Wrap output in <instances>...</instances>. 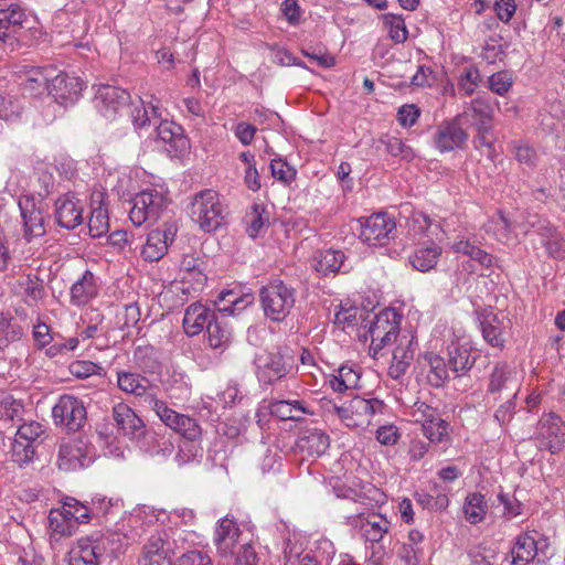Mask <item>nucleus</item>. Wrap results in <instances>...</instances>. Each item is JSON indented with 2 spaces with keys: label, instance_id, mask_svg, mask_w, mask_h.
<instances>
[{
  "label": "nucleus",
  "instance_id": "nucleus-43",
  "mask_svg": "<svg viewBox=\"0 0 565 565\" xmlns=\"http://www.w3.org/2000/svg\"><path fill=\"white\" fill-rule=\"evenodd\" d=\"M24 335V329L8 312H0V350L7 349Z\"/></svg>",
  "mask_w": 565,
  "mask_h": 565
},
{
  "label": "nucleus",
  "instance_id": "nucleus-52",
  "mask_svg": "<svg viewBox=\"0 0 565 565\" xmlns=\"http://www.w3.org/2000/svg\"><path fill=\"white\" fill-rule=\"evenodd\" d=\"M134 361L143 372H153L158 366L156 351L152 347L139 345L135 349Z\"/></svg>",
  "mask_w": 565,
  "mask_h": 565
},
{
  "label": "nucleus",
  "instance_id": "nucleus-35",
  "mask_svg": "<svg viewBox=\"0 0 565 565\" xmlns=\"http://www.w3.org/2000/svg\"><path fill=\"white\" fill-rule=\"evenodd\" d=\"M345 255L342 250L323 249L317 252L312 257V267L322 275L337 274L344 265Z\"/></svg>",
  "mask_w": 565,
  "mask_h": 565
},
{
  "label": "nucleus",
  "instance_id": "nucleus-18",
  "mask_svg": "<svg viewBox=\"0 0 565 565\" xmlns=\"http://www.w3.org/2000/svg\"><path fill=\"white\" fill-rule=\"evenodd\" d=\"M519 390L520 379L516 369L508 363H498L490 374L487 392L493 395L511 392V396L516 398Z\"/></svg>",
  "mask_w": 565,
  "mask_h": 565
},
{
  "label": "nucleus",
  "instance_id": "nucleus-23",
  "mask_svg": "<svg viewBox=\"0 0 565 565\" xmlns=\"http://www.w3.org/2000/svg\"><path fill=\"white\" fill-rule=\"evenodd\" d=\"M543 547H547L546 540L536 541L535 537L529 533L519 535L511 551L510 565H527L540 555V551L544 554V557H546Z\"/></svg>",
  "mask_w": 565,
  "mask_h": 565
},
{
  "label": "nucleus",
  "instance_id": "nucleus-21",
  "mask_svg": "<svg viewBox=\"0 0 565 565\" xmlns=\"http://www.w3.org/2000/svg\"><path fill=\"white\" fill-rule=\"evenodd\" d=\"M241 530L236 521L230 516L218 520L214 531V544L221 556L233 555L234 548L238 543Z\"/></svg>",
  "mask_w": 565,
  "mask_h": 565
},
{
  "label": "nucleus",
  "instance_id": "nucleus-37",
  "mask_svg": "<svg viewBox=\"0 0 565 565\" xmlns=\"http://www.w3.org/2000/svg\"><path fill=\"white\" fill-rule=\"evenodd\" d=\"M360 527L366 541L379 543L388 532L391 522L381 514H369L367 516H359Z\"/></svg>",
  "mask_w": 565,
  "mask_h": 565
},
{
  "label": "nucleus",
  "instance_id": "nucleus-22",
  "mask_svg": "<svg viewBox=\"0 0 565 565\" xmlns=\"http://www.w3.org/2000/svg\"><path fill=\"white\" fill-rule=\"evenodd\" d=\"M26 22L28 17L19 4L12 3L6 9H0V41L12 45L15 35Z\"/></svg>",
  "mask_w": 565,
  "mask_h": 565
},
{
  "label": "nucleus",
  "instance_id": "nucleus-32",
  "mask_svg": "<svg viewBox=\"0 0 565 565\" xmlns=\"http://www.w3.org/2000/svg\"><path fill=\"white\" fill-rule=\"evenodd\" d=\"M268 412L281 420H300L311 414L307 404L300 399H277L269 402Z\"/></svg>",
  "mask_w": 565,
  "mask_h": 565
},
{
  "label": "nucleus",
  "instance_id": "nucleus-49",
  "mask_svg": "<svg viewBox=\"0 0 565 565\" xmlns=\"http://www.w3.org/2000/svg\"><path fill=\"white\" fill-rule=\"evenodd\" d=\"M98 198L102 199V194H98ZM109 231V216L106 207L103 206L102 200H99V205L93 207L92 214L88 218V232L89 235L94 238L102 237Z\"/></svg>",
  "mask_w": 565,
  "mask_h": 565
},
{
  "label": "nucleus",
  "instance_id": "nucleus-60",
  "mask_svg": "<svg viewBox=\"0 0 565 565\" xmlns=\"http://www.w3.org/2000/svg\"><path fill=\"white\" fill-rule=\"evenodd\" d=\"M166 545V534L161 532H156L151 534L148 539L143 547V555L141 558H157V557H166L163 554V547Z\"/></svg>",
  "mask_w": 565,
  "mask_h": 565
},
{
  "label": "nucleus",
  "instance_id": "nucleus-31",
  "mask_svg": "<svg viewBox=\"0 0 565 565\" xmlns=\"http://www.w3.org/2000/svg\"><path fill=\"white\" fill-rule=\"evenodd\" d=\"M510 321L504 317L499 318L498 315L492 312L483 316L481 320V332L483 339L494 348L502 349L505 343V329Z\"/></svg>",
  "mask_w": 565,
  "mask_h": 565
},
{
  "label": "nucleus",
  "instance_id": "nucleus-26",
  "mask_svg": "<svg viewBox=\"0 0 565 565\" xmlns=\"http://www.w3.org/2000/svg\"><path fill=\"white\" fill-rule=\"evenodd\" d=\"M55 73L53 67H34L25 65L19 71L23 89L31 95L41 94L47 90L52 76Z\"/></svg>",
  "mask_w": 565,
  "mask_h": 565
},
{
  "label": "nucleus",
  "instance_id": "nucleus-16",
  "mask_svg": "<svg viewBox=\"0 0 565 565\" xmlns=\"http://www.w3.org/2000/svg\"><path fill=\"white\" fill-rule=\"evenodd\" d=\"M456 116L454 119L441 122L434 134V146L441 152H450L463 147L468 140L467 131L461 127Z\"/></svg>",
  "mask_w": 565,
  "mask_h": 565
},
{
  "label": "nucleus",
  "instance_id": "nucleus-50",
  "mask_svg": "<svg viewBox=\"0 0 565 565\" xmlns=\"http://www.w3.org/2000/svg\"><path fill=\"white\" fill-rule=\"evenodd\" d=\"M22 286L24 289V302L28 306L38 305L46 296L44 280L36 275H28Z\"/></svg>",
  "mask_w": 565,
  "mask_h": 565
},
{
  "label": "nucleus",
  "instance_id": "nucleus-59",
  "mask_svg": "<svg viewBox=\"0 0 565 565\" xmlns=\"http://www.w3.org/2000/svg\"><path fill=\"white\" fill-rule=\"evenodd\" d=\"M34 448L33 445L14 439L11 448V458L19 466H23L33 460Z\"/></svg>",
  "mask_w": 565,
  "mask_h": 565
},
{
  "label": "nucleus",
  "instance_id": "nucleus-4",
  "mask_svg": "<svg viewBox=\"0 0 565 565\" xmlns=\"http://www.w3.org/2000/svg\"><path fill=\"white\" fill-rule=\"evenodd\" d=\"M401 321L402 316L392 308H386L375 315L369 327L371 337L370 351L374 355H377L386 345L395 342L399 332Z\"/></svg>",
  "mask_w": 565,
  "mask_h": 565
},
{
  "label": "nucleus",
  "instance_id": "nucleus-48",
  "mask_svg": "<svg viewBox=\"0 0 565 565\" xmlns=\"http://www.w3.org/2000/svg\"><path fill=\"white\" fill-rule=\"evenodd\" d=\"M49 526L54 534L62 536H71L77 524L66 513H64L63 507L61 509H53L49 514Z\"/></svg>",
  "mask_w": 565,
  "mask_h": 565
},
{
  "label": "nucleus",
  "instance_id": "nucleus-61",
  "mask_svg": "<svg viewBox=\"0 0 565 565\" xmlns=\"http://www.w3.org/2000/svg\"><path fill=\"white\" fill-rule=\"evenodd\" d=\"M62 507L64 513L68 514L76 524L86 522L89 519L88 508L74 498H66Z\"/></svg>",
  "mask_w": 565,
  "mask_h": 565
},
{
  "label": "nucleus",
  "instance_id": "nucleus-6",
  "mask_svg": "<svg viewBox=\"0 0 565 565\" xmlns=\"http://www.w3.org/2000/svg\"><path fill=\"white\" fill-rule=\"evenodd\" d=\"M148 398L149 407L156 412L167 427L180 434L188 441H194L200 438L201 427L194 418L177 413L157 396Z\"/></svg>",
  "mask_w": 565,
  "mask_h": 565
},
{
  "label": "nucleus",
  "instance_id": "nucleus-29",
  "mask_svg": "<svg viewBox=\"0 0 565 565\" xmlns=\"http://www.w3.org/2000/svg\"><path fill=\"white\" fill-rule=\"evenodd\" d=\"M416 350L414 337L401 338L398 345L393 351L392 363L388 369L391 377L397 380L403 376L409 367Z\"/></svg>",
  "mask_w": 565,
  "mask_h": 565
},
{
  "label": "nucleus",
  "instance_id": "nucleus-54",
  "mask_svg": "<svg viewBox=\"0 0 565 565\" xmlns=\"http://www.w3.org/2000/svg\"><path fill=\"white\" fill-rule=\"evenodd\" d=\"M381 142L393 157H399L406 161H412L415 158L414 150L397 137H385L381 139Z\"/></svg>",
  "mask_w": 565,
  "mask_h": 565
},
{
  "label": "nucleus",
  "instance_id": "nucleus-55",
  "mask_svg": "<svg viewBox=\"0 0 565 565\" xmlns=\"http://www.w3.org/2000/svg\"><path fill=\"white\" fill-rule=\"evenodd\" d=\"M480 82L481 75L479 70L475 66H468L460 74L458 86L465 95L470 96L476 92Z\"/></svg>",
  "mask_w": 565,
  "mask_h": 565
},
{
  "label": "nucleus",
  "instance_id": "nucleus-10",
  "mask_svg": "<svg viewBox=\"0 0 565 565\" xmlns=\"http://www.w3.org/2000/svg\"><path fill=\"white\" fill-rule=\"evenodd\" d=\"M178 227L173 223H164L147 234L140 255L143 260L153 263L160 260L174 242Z\"/></svg>",
  "mask_w": 565,
  "mask_h": 565
},
{
  "label": "nucleus",
  "instance_id": "nucleus-41",
  "mask_svg": "<svg viewBox=\"0 0 565 565\" xmlns=\"http://www.w3.org/2000/svg\"><path fill=\"white\" fill-rule=\"evenodd\" d=\"M441 255V247L436 244L418 247L409 257L412 266L419 271L433 269Z\"/></svg>",
  "mask_w": 565,
  "mask_h": 565
},
{
  "label": "nucleus",
  "instance_id": "nucleus-45",
  "mask_svg": "<svg viewBox=\"0 0 565 565\" xmlns=\"http://www.w3.org/2000/svg\"><path fill=\"white\" fill-rule=\"evenodd\" d=\"M160 113L157 105H153L151 102L145 104V102H140L139 106H136L131 111L132 124L136 129H145L150 125H157L160 120Z\"/></svg>",
  "mask_w": 565,
  "mask_h": 565
},
{
  "label": "nucleus",
  "instance_id": "nucleus-36",
  "mask_svg": "<svg viewBox=\"0 0 565 565\" xmlns=\"http://www.w3.org/2000/svg\"><path fill=\"white\" fill-rule=\"evenodd\" d=\"M532 227H534L535 232L541 235L542 243L552 257L556 259L565 258V241L553 226L548 223L539 221L537 223L533 222Z\"/></svg>",
  "mask_w": 565,
  "mask_h": 565
},
{
  "label": "nucleus",
  "instance_id": "nucleus-62",
  "mask_svg": "<svg viewBox=\"0 0 565 565\" xmlns=\"http://www.w3.org/2000/svg\"><path fill=\"white\" fill-rule=\"evenodd\" d=\"M271 175L282 183H290L296 177V170L284 159H273L270 162Z\"/></svg>",
  "mask_w": 565,
  "mask_h": 565
},
{
  "label": "nucleus",
  "instance_id": "nucleus-28",
  "mask_svg": "<svg viewBox=\"0 0 565 565\" xmlns=\"http://www.w3.org/2000/svg\"><path fill=\"white\" fill-rule=\"evenodd\" d=\"M216 317L214 311L203 306L202 303L195 302L190 305L184 312L183 317V329L189 337L198 335L207 329V324Z\"/></svg>",
  "mask_w": 565,
  "mask_h": 565
},
{
  "label": "nucleus",
  "instance_id": "nucleus-27",
  "mask_svg": "<svg viewBox=\"0 0 565 565\" xmlns=\"http://www.w3.org/2000/svg\"><path fill=\"white\" fill-rule=\"evenodd\" d=\"M419 364L428 383L434 387H441L449 379V364L447 365L444 358L434 352L423 354Z\"/></svg>",
  "mask_w": 565,
  "mask_h": 565
},
{
  "label": "nucleus",
  "instance_id": "nucleus-40",
  "mask_svg": "<svg viewBox=\"0 0 565 565\" xmlns=\"http://www.w3.org/2000/svg\"><path fill=\"white\" fill-rule=\"evenodd\" d=\"M246 232L249 237L255 238L262 234L269 224V213L260 203H254L244 217Z\"/></svg>",
  "mask_w": 565,
  "mask_h": 565
},
{
  "label": "nucleus",
  "instance_id": "nucleus-56",
  "mask_svg": "<svg viewBox=\"0 0 565 565\" xmlns=\"http://www.w3.org/2000/svg\"><path fill=\"white\" fill-rule=\"evenodd\" d=\"M433 423L423 424V433L430 443H443L448 438V424L441 417Z\"/></svg>",
  "mask_w": 565,
  "mask_h": 565
},
{
  "label": "nucleus",
  "instance_id": "nucleus-25",
  "mask_svg": "<svg viewBox=\"0 0 565 565\" xmlns=\"http://www.w3.org/2000/svg\"><path fill=\"white\" fill-rule=\"evenodd\" d=\"M113 417L118 429L130 438H140L147 433L142 419L125 403L113 407Z\"/></svg>",
  "mask_w": 565,
  "mask_h": 565
},
{
  "label": "nucleus",
  "instance_id": "nucleus-58",
  "mask_svg": "<svg viewBox=\"0 0 565 565\" xmlns=\"http://www.w3.org/2000/svg\"><path fill=\"white\" fill-rule=\"evenodd\" d=\"M79 344V339L76 337L64 339L61 335L56 337L55 341L45 350V355L49 358H56L65 355L74 351Z\"/></svg>",
  "mask_w": 565,
  "mask_h": 565
},
{
  "label": "nucleus",
  "instance_id": "nucleus-13",
  "mask_svg": "<svg viewBox=\"0 0 565 565\" xmlns=\"http://www.w3.org/2000/svg\"><path fill=\"white\" fill-rule=\"evenodd\" d=\"M535 439L540 449L558 452L565 444V428L561 418L554 414L542 416Z\"/></svg>",
  "mask_w": 565,
  "mask_h": 565
},
{
  "label": "nucleus",
  "instance_id": "nucleus-39",
  "mask_svg": "<svg viewBox=\"0 0 565 565\" xmlns=\"http://www.w3.org/2000/svg\"><path fill=\"white\" fill-rule=\"evenodd\" d=\"M360 381L359 371L352 365H341L335 374L328 376V383L332 391L343 393L358 387Z\"/></svg>",
  "mask_w": 565,
  "mask_h": 565
},
{
  "label": "nucleus",
  "instance_id": "nucleus-47",
  "mask_svg": "<svg viewBox=\"0 0 565 565\" xmlns=\"http://www.w3.org/2000/svg\"><path fill=\"white\" fill-rule=\"evenodd\" d=\"M156 127L157 138L164 143L172 145L175 148H184L186 139L182 135V128L172 121H160Z\"/></svg>",
  "mask_w": 565,
  "mask_h": 565
},
{
  "label": "nucleus",
  "instance_id": "nucleus-24",
  "mask_svg": "<svg viewBox=\"0 0 565 565\" xmlns=\"http://www.w3.org/2000/svg\"><path fill=\"white\" fill-rule=\"evenodd\" d=\"M116 376L117 386L120 391H122L126 394L134 395L136 397H143L145 403L148 406V397L157 396L156 394L149 392L151 387L150 380L137 372L119 370L116 372Z\"/></svg>",
  "mask_w": 565,
  "mask_h": 565
},
{
  "label": "nucleus",
  "instance_id": "nucleus-38",
  "mask_svg": "<svg viewBox=\"0 0 565 565\" xmlns=\"http://www.w3.org/2000/svg\"><path fill=\"white\" fill-rule=\"evenodd\" d=\"M140 447L150 456L159 457L161 459L168 458L174 450L171 437L159 435L154 431H147L142 436V444Z\"/></svg>",
  "mask_w": 565,
  "mask_h": 565
},
{
  "label": "nucleus",
  "instance_id": "nucleus-8",
  "mask_svg": "<svg viewBox=\"0 0 565 565\" xmlns=\"http://www.w3.org/2000/svg\"><path fill=\"white\" fill-rule=\"evenodd\" d=\"M361 231L360 239L369 246H383L393 237L396 224L387 213H374L369 217L359 220Z\"/></svg>",
  "mask_w": 565,
  "mask_h": 565
},
{
  "label": "nucleus",
  "instance_id": "nucleus-7",
  "mask_svg": "<svg viewBox=\"0 0 565 565\" xmlns=\"http://www.w3.org/2000/svg\"><path fill=\"white\" fill-rule=\"evenodd\" d=\"M20 215L23 224V237L31 241L46 232L45 203L34 196L23 195L19 199Z\"/></svg>",
  "mask_w": 565,
  "mask_h": 565
},
{
  "label": "nucleus",
  "instance_id": "nucleus-64",
  "mask_svg": "<svg viewBox=\"0 0 565 565\" xmlns=\"http://www.w3.org/2000/svg\"><path fill=\"white\" fill-rule=\"evenodd\" d=\"M397 557L405 565H418L424 557V550L423 547H414L413 545L402 543L397 550Z\"/></svg>",
  "mask_w": 565,
  "mask_h": 565
},
{
  "label": "nucleus",
  "instance_id": "nucleus-5",
  "mask_svg": "<svg viewBox=\"0 0 565 565\" xmlns=\"http://www.w3.org/2000/svg\"><path fill=\"white\" fill-rule=\"evenodd\" d=\"M384 403L379 398L354 396L343 403L340 420L349 428H366L375 414L382 413Z\"/></svg>",
  "mask_w": 565,
  "mask_h": 565
},
{
  "label": "nucleus",
  "instance_id": "nucleus-57",
  "mask_svg": "<svg viewBox=\"0 0 565 565\" xmlns=\"http://www.w3.org/2000/svg\"><path fill=\"white\" fill-rule=\"evenodd\" d=\"M68 371L77 379H87L92 375H102L104 367L92 361L77 360L68 365Z\"/></svg>",
  "mask_w": 565,
  "mask_h": 565
},
{
  "label": "nucleus",
  "instance_id": "nucleus-42",
  "mask_svg": "<svg viewBox=\"0 0 565 565\" xmlns=\"http://www.w3.org/2000/svg\"><path fill=\"white\" fill-rule=\"evenodd\" d=\"M207 342L213 349L225 350L232 340V332L227 323L216 316L207 324Z\"/></svg>",
  "mask_w": 565,
  "mask_h": 565
},
{
  "label": "nucleus",
  "instance_id": "nucleus-3",
  "mask_svg": "<svg viewBox=\"0 0 565 565\" xmlns=\"http://www.w3.org/2000/svg\"><path fill=\"white\" fill-rule=\"evenodd\" d=\"M167 206V192L162 188H147L132 198L129 218L135 226L154 223Z\"/></svg>",
  "mask_w": 565,
  "mask_h": 565
},
{
  "label": "nucleus",
  "instance_id": "nucleus-15",
  "mask_svg": "<svg viewBox=\"0 0 565 565\" xmlns=\"http://www.w3.org/2000/svg\"><path fill=\"white\" fill-rule=\"evenodd\" d=\"M84 83L79 77L65 73L53 74L47 92L61 106L74 105L81 97Z\"/></svg>",
  "mask_w": 565,
  "mask_h": 565
},
{
  "label": "nucleus",
  "instance_id": "nucleus-44",
  "mask_svg": "<svg viewBox=\"0 0 565 565\" xmlns=\"http://www.w3.org/2000/svg\"><path fill=\"white\" fill-rule=\"evenodd\" d=\"M487 502L484 495L479 492L469 493L463 503V514L470 524H478L483 521L487 514Z\"/></svg>",
  "mask_w": 565,
  "mask_h": 565
},
{
  "label": "nucleus",
  "instance_id": "nucleus-1",
  "mask_svg": "<svg viewBox=\"0 0 565 565\" xmlns=\"http://www.w3.org/2000/svg\"><path fill=\"white\" fill-rule=\"evenodd\" d=\"M264 313L273 321H282L296 302V290L281 280H274L259 290Z\"/></svg>",
  "mask_w": 565,
  "mask_h": 565
},
{
  "label": "nucleus",
  "instance_id": "nucleus-11",
  "mask_svg": "<svg viewBox=\"0 0 565 565\" xmlns=\"http://www.w3.org/2000/svg\"><path fill=\"white\" fill-rule=\"evenodd\" d=\"M94 455L93 446L84 439H70L60 446L58 467L66 471L82 469L93 462Z\"/></svg>",
  "mask_w": 565,
  "mask_h": 565
},
{
  "label": "nucleus",
  "instance_id": "nucleus-34",
  "mask_svg": "<svg viewBox=\"0 0 565 565\" xmlns=\"http://www.w3.org/2000/svg\"><path fill=\"white\" fill-rule=\"evenodd\" d=\"M329 446V436L318 429L308 430L297 443L300 452L308 458L320 457L327 451Z\"/></svg>",
  "mask_w": 565,
  "mask_h": 565
},
{
  "label": "nucleus",
  "instance_id": "nucleus-63",
  "mask_svg": "<svg viewBox=\"0 0 565 565\" xmlns=\"http://www.w3.org/2000/svg\"><path fill=\"white\" fill-rule=\"evenodd\" d=\"M473 565H493L498 554L491 546L479 545L469 553Z\"/></svg>",
  "mask_w": 565,
  "mask_h": 565
},
{
  "label": "nucleus",
  "instance_id": "nucleus-19",
  "mask_svg": "<svg viewBox=\"0 0 565 565\" xmlns=\"http://www.w3.org/2000/svg\"><path fill=\"white\" fill-rule=\"evenodd\" d=\"M257 379L263 384H273L291 370L280 353H266L256 359Z\"/></svg>",
  "mask_w": 565,
  "mask_h": 565
},
{
  "label": "nucleus",
  "instance_id": "nucleus-12",
  "mask_svg": "<svg viewBox=\"0 0 565 565\" xmlns=\"http://www.w3.org/2000/svg\"><path fill=\"white\" fill-rule=\"evenodd\" d=\"M107 540L86 536L76 541L68 553L70 565H100L105 557Z\"/></svg>",
  "mask_w": 565,
  "mask_h": 565
},
{
  "label": "nucleus",
  "instance_id": "nucleus-53",
  "mask_svg": "<svg viewBox=\"0 0 565 565\" xmlns=\"http://www.w3.org/2000/svg\"><path fill=\"white\" fill-rule=\"evenodd\" d=\"M56 337H60V334L52 333L51 328L45 322L38 320L36 323L33 324L32 339L36 349L46 350L53 341H55Z\"/></svg>",
  "mask_w": 565,
  "mask_h": 565
},
{
  "label": "nucleus",
  "instance_id": "nucleus-9",
  "mask_svg": "<svg viewBox=\"0 0 565 565\" xmlns=\"http://www.w3.org/2000/svg\"><path fill=\"white\" fill-rule=\"evenodd\" d=\"M56 425L67 431L79 430L86 422V408L82 399L73 395H63L52 409Z\"/></svg>",
  "mask_w": 565,
  "mask_h": 565
},
{
  "label": "nucleus",
  "instance_id": "nucleus-30",
  "mask_svg": "<svg viewBox=\"0 0 565 565\" xmlns=\"http://www.w3.org/2000/svg\"><path fill=\"white\" fill-rule=\"evenodd\" d=\"M97 294L98 285L95 275L90 270H85L71 287V303L76 307L85 306L94 299Z\"/></svg>",
  "mask_w": 565,
  "mask_h": 565
},
{
  "label": "nucleus",
  "instance_id": "nucleus-17",
  "mask_svg": "<svg viewBox=\"0 0 565 565\" xmlns=\"http://www.w3.org/2000/svg\"><path fill=\"white\" fill-rule=\"evenodd\" d=\"M84 203L74 194L66 193L55 201V221L66 230H74L83 223Z\"/></svg>",
  "mask_w": 565,
  "mask_h": 565
},
{
  "label": "nucleus",
  "instance_id": "nucleus-33",
  "mask_svg": "<svg viewBox=\"0 0 565 565\" xmlns=\"http://www.w3.org/2000/svg\"><path fill=\"white\" fill-rule=\"evenodd\" d=\"M447 350L450 370L456 375H461L472 367L475 360L471 359L470 347L467 341H451Z\"/></svg>",
  "mask_w": 565,
  "mask_h": 565
},
{
  "label": "nucleus",
  "instance_id": "nucleus-20",
  "mask_svg": "<svg viewBox=\"0 0 565 565\" xmlns=\"http://www.w3.org/2000/svg\"><path fill=\"white\" fill-rule=\"evenodd\" d=\"M461 122L472 125L483 130L492 128L493 108L486 97H477L463 107V111L457 115Z\"/></svg>",
  "mask_w": 565,
  "mask_h": 565
},
{
  "label": "nucleus",
  "instance_id": "nucleus-14",
  "mask_svg": "<svg viewBox=\"0 0 565 565\" xmlns=\"http://www.w3.org/2000/svg\"><path fill=\"white\" fill-rule=\"evenodd\" d=\"M130 99L127 90L111 86L100 85L95 93V107L107 119H115L124 110Z\"/></svg>",
  "mask_w": 565,
  "mask_h": 565
},
{
  "label": "nucleus",
  "instance_id": "nucleus-2",
  "mask_svg": "<svg viewBox=\"0 0 565 565\" xmlns=\"http://www.w3.org/2000/svg\"><path fill=\"white\" fill-rule=\"evenodd\" d=\"M190 215L199 227L206 232L217 230L224 222V206L220 194L213 190H204L194 195Z\"/></svg>",
  "mask_w": 565,
  "mask_h": 565
},
{
  "label": "nucleus",
  "instance_id": "nucleus-46",
  "mask_svg": "<svg viewBox=\"0 0 565 565\" xmlns=\"http://www.w3.org/2000/svg\"><path fill=\"white\" fill-rule=\"evenodd\" d=\"M252 302L249 296L238 297L233 290L222 291L218 297L216 305H218L217 312L222 317H228L235 313L236 310H241Z\"/></svg>",
  "mask_w": 565,
  "mask_h": 565
},
{
  "label": "nucleus",
  "instance_id": "nucleus-51",
  "mask_svg": "<svg viewBox=\"0 0 565 565\" xmlns=\"http://www.w3.org/2000/svg\"><path fill=\"white\" fill-rule=\"evenodd\" d=\"M383 23L388 30V36L395 43H404L407 40L408 31L402 15L386 13L383 15Z\"/></svg>",
  "mask_w": 565,
  "mask_h": 565
}]
</instances>
